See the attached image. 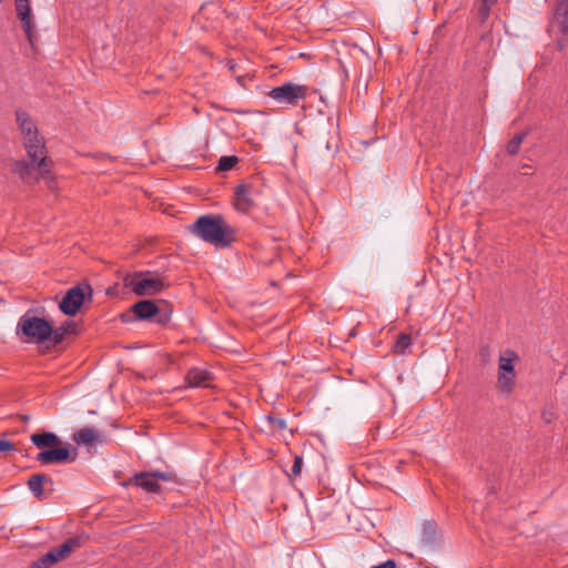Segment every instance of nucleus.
<instances>
[{
	"label": "nucleus",
	"instance_id": "nucleus-28",
	"mask_svg": "<svg viewBox=\"0 0 568 568\" xmlns=\"http://www.w3.org/2000/svg\"><path fill=\"white\" fill-rule=\"evenodd\" d=\"M424 532H425V536H426L425 541L430 542L432 537H433V535L435 532L434 525L432 523H426L424 525Z\"/></svg>",
	"mask_w": 568,
	"mask_h": 568
},
{
	"label": "nucleus",
	"instance_id": "nucleus-11",
	"mask_svg": "<svg viewBox=\"0 0 568 568\" xmlns=\"http://www.w3.org/2000/svg\"><path fill=\"white\" fill-rule=\"evenodd\" d=\"M16 10L19 19L21 20L23 24V30L28 37V40L31 44H33V27L31 23V8L29 4V0H16Z\"/></svg>",
	"mask_w": 568,
	"mask_h": 568
},
{
	"label": "nucleus",
	"instance_id": "nucleus-35",
	"mask_svg": "<svg viewBox=\"0 0 568 568\" xmlns=\"http://www.w3.org/2000/svg\"><path fill=\"white\" fill-rule=\"evenodd\" d=\"M544 418H545V420H546L547 423H550V420H551V419H550V416H547V415H546V413H544Z\"/></svg>",
	"mask_w": 568,
	"mask_h": 568
},
{
	"label": "nucleus",
	"instance_id": "nucleus-22",
	"mask_svg": "<svg viewBox=\"0 0 568 568\" xmlns=\"http://www.w3.org/2000/svg\"><path fill=\"white\" fill-rule=\"evenodd\" d=\"M412 337L408 334H400L394 345V352L398 355H404L410 348Z\"/></svg>",
	"mask_w": 568,
	"mask_h": 568
},
{
	"label": "nucleus",
	"instance_id": "nucleus-9",
	"mask_svg": "<svg viewBox=\"0 0 568 568\" xmlns=\"http://www.w3.org/2000/svg\"><path fill=\"white\" fill-rule=\"evenodd\" d=\"M78 457L77 449L72 450L68 447H52L50 449L41 450L37 456L36 460L41 465H53L63 463H73Z\"/></svg>",
	"mask_w": 568,
	"mask_h": 568
},
{
	"label": "nucleus",
	"instance_id": "nucleus-23",
	"mask_svg": "<svg viewBox=\"0 0 568 568\" xmlns=\"http://www.w3.org/2000/svg\"><path fill=\"white\" fill-rule=\"evenodd\" d=\"M53 565H55V557H53V554H50L49 551L39 559L32 561L28 568H50Z\"/></svg>",
	"mask_w": 568,
	"mask_h": 568
},
{
	"label": "nucleus",
	"instance_id": "nucleus-29",
	"mask_svg": "<svg viewBox=\"0 0 568 568\" xmlns=\"http://www.w3.org/2000/svg\"><path fill=\"white\" fill-rule=\"evenodd\" d=\"M14 449V446L11 442L0 439V452L7 453Z\"/></svg>",
	"mask_w": 568,
	"mask_h": 568
},
{
	"label": "nucleus",
	"instance_id": "nucleus-13",
	"mask_svg": "<svg viewBox=\"0 0 568 568\" xmlns=\"http://www.w3.org/2000/svg\"><path fill=\"white\" fill-rule=\"evenodd\" d=\"M72 440L78 445L91 446L103 442L102 435L92 427H83L72 435Z\"/></svg>",
	"mask_w": 568,
	"mask_h": 568
},
{
	"label": "nucleus",
	"instance_id": "nucleus-19",
	"mask_svg": "<svg viewBox=\"0 0 568 568\" xmlns=\"http://www.w3.org/2000/svg\"><path fill=\"white\" fill-rule=\"evenodd\" d=\"M45 481H50V479L44 474H36L28 479V487L38 500H43L48 497L43 490Z\"/></svg>",
	"mask_w": 568,
	"mask_h": 568
},
{
	"label": "nucleus",
	"instance_id": "nucleus-20",
	"mask_svg": "<svg viewBox=\"0 0 568 568\" xmlns=\"http://www.w3.org/2000/svg\"><path fill=\"white\" fill-rule=\"evenodd\" d=\"M75 329H77L75 323L71 322V321H68V322H65L63 325H61L58 328H53L52 327V335L50 336L49 341L53 345H58V344H60L64 339V336L68 333H75Z\"/></svg>",
	"mask_w": 568,
	"mask_h": 568
},
{
	"label": "nucleus",
	"instance_id": "nucleus-5",
	"mask_svg": "<svg viewBox=\"0 0 568 568\" xmlns=\"http://www.w3.org/2000/svg\"><path fill=\"white\" fill-rule=\"evenodd\" d=\"M93 288L89 283H80L69 288L59 303V310L68 316H74L85 301L91 302Z\"/></svg>",
	"mask_w": 568,
	"mask_h": 568
},
{
	"label": "nucleus",
	"instance_id": "nucleus-16",
	"mask_svg": "<svg viewBox=\"0 0 568 568\" xmlns=\"http://www.w3.org/2000/svg\"><path fill=\"white\" fill-rule=\"evenodd\" d=\"M212 374L202 368H192L186 375V382L191 387H209Z\"/></svg>",
	"mask_w": 568,
	"mask_h": 568
},
{
	"label": "nucleus",
	"instance_id": "nucleus-15",
	"mask_svg": "<svg viewBox=\"0 0 568 568\" xmlns=\"http://www.w3.org/2000/svg\"><path fill=\"white\" fill-rule=\"evenodd\" d=\"M16 120L22 138L34 135L39 131L37 124L24 110L19 109L16 111Z\"/></svg>",
	"mask_w": 568,
	"mask_h": 568
},
{
	"label": "nucleus",
	"instance_id": "nucleus-14",
	"mask_svg": "<svg viewBox=\"0 0 568 568\" xmlns=\"http://www.w3.org/2000/svg\"><path fill=\"white\" fill-rule=\"evenodd\" d=\"M82 546V538L79 536L67 539L62 545L54 547L50 550V554H53L55 557V564L60 560L68 558L71 552L80 548Z\"/></svg>",
	"mask_w": 568,
	"mask_h": 568
},
{
	"label": "nucleus",
	"instance_id": "nucleus-8",
	"mask_svg": "<svg viewBox=\"0 0 568 568\" xmlns=\"http://www.w3.org/2000/svg\"><path fill=\"white\" fill-rule=\"evenodd\" d=\"M307 87L292 82L273 88L268 97L280 103L296 104L297 101L306 98Z\"/></svg>",
	"mask_w": 568,
	"mask_h": 568
},
{
	"label": "nucleus",
	"instance_id": "nucleus-1",
	"mask_svg": "<svg viewBox=\"0 0 568 568\" xmlns=\"http://www.w3.org/2000/svg\"><path fill=\"white\" fill-rule=\"evenodd\" d=\"M190 231L202 241L217 247H227L235 241V229L222 215H202Z\"/></svg>",
	"mask_w": 568,
	"mask_h": 568
},
{
	"label": "nucleus",
	"instance_id": "nucleus-36",
	"mask_svg": "<svg viewBox=\"0 0 568 568\" xmlns=\"http://www.w3.org/2000/svg\"><path fill=\"white\" fill-rule=\"evenodd\" d=\"M544 418H545V420H546L547 423H550V420H551V419H550V416H547V415H546V413H544Z\"/></svg>",
	"mask_w": 568,
	"mask_h": 568
},
{
	"label": "nucleus",
	"instance_id": "nucleus-33",
	"mask_svg": "<svg viewBox=\"0 0 568 568\" xmlns=\"http://www.w3.org/2000/svg\"><path fill=\"white\" fill-rule=\"evenodd\" d=\"M481 2L489 3V4L494 6L497 2V0H481Z\"/></svg>",
	"mask_w": 568,
	"mask_h": 568
},
{
	"label": "nucleus",
	"instance_id": "nucleus-26",
	"mask_svg": "<svg viewBox=\"0 0 568 568\" xmlns=\"http://www.w3.org/2000/svg\"><path fill=\"white\" fill-rule=\"evenodd\" d=\"M302 466H303V457L300 455H295L294 463L291 469V474L288 476L291 478H297L302 473Z\"/></svg>",
	"mask_w": 568,
	"mask_h": 568
},
{
	"label": "nucleus",
	"instance_id": "nucleus-24",
	"mask_svg": "<svg viewBox=\"0 0 568 568\" xmlns=\"http://www.w3.org/2000/svg\"><path fill=\"white\" fill-rule=\"evenodd\" d=\"M526 136L525 132L517 133L507 144V153L515 155L519 152L520 145Z\"/></svg>",
	"mask_w": 568,
	"mask_h": 568
},
{
	"label": "nucleus",
	"instance_id": "nucleus-3",
	"mask_svg": "<svg viewBox=\"0 0 568 568\" xmlns=\"http://www.w3.org/2000/svg\"><path fill=\"white\" fill-rule=\"evenodd\" d=\"M17 332L28 342L43 344L52 335V325L47 320L28 312L19 318Z\"/></svg>",
	"mask_w": 568,
	"mask_h": 568
},
{
	"label": "nucleus",
	"instance_id": "nucleus-6",
	"mask_svg": "<svg viewBox=\"0 0 568 568\" xmlns=\"http://www.w3.org/2000/svg\"><path fill=\"white\" fill-rule=\"evenodd\" d=\"M178 477L172 471H141L130 478V484L152 494L161 493L160 480L176 481Z\"/></svg>",
	"mask_w": 568,
	"mask_h": 568
},
{
	"label": "nucleus",
	"instance_id": "nucleus-18",
	"mask_svg": "<svg viewBox=\"0 0 568 568\" xmlns=\"http://www.w3.org/2000/svg\"><path fill=\"white\" fill-rule=\"evenodd\" d=\"M30 439L36 447L42 450L47 447L52 448L59 446L61 443L60 438L51 432L32 434Z\"/></svg>",
	"mask_w": 568,
	"mask_h": 568
},
{
	"label": "nucleus",
	"instance_id": "nucleus-27",
	"mask_svg": "<svg viewBox=\"0 0 568 568\" xmlns=\"http://www.w3.org/2000/svg\"><path fill=\"white\" fill-rule=\"evenodd\" d=\"M491 7H493V4H489V3H485V2L480 3V7L478 9V16L483 22L489 17Z\"/></svg>",
	"mask_w": 568,
	"mask_h": 568
},
{
	"label": "nucleus",
	"instance_id": "nucleus-2",
	"mask_svg": "<svg viewBox=\"0 0 568 568\" xmlns=\"http://www.w3.org/2000/svg\"><path fill=\"white\" fill-rule=\"evenodd\" d=\"M23 139V145L27 150L28 160H20L14 163V172L21 179H26L36 170V166H45L48 163L44 139L40 136L39 131L31 136Z\"/></svg>",
	"mask_w": 568,
	"mask_h": 568
},
{
	"label": "nucleus",
	"instance_id": "nucleus-7",
	"mask_svg": "<svg viewBox=\"0 0 568 568\" xmlns=\"http://www.w3.org/2000/svg\"><path fill=\"white\" fill-rule=\"evenodd\" d=\"M518 358L514 351L507 349L503 356L499 357L498 365V387L504 393H510L515 384V367L514 362Z\"/></svg>",
	"mask_w": 568,
	"mask_h": 568
},
{
	"label": "nucleus",
	"instance_id": "nucleus-31",
	"mask_svg": "<svg viewBox=\"0 0 568 568\" xmlns=\"http://www.w3.org/2000/svg\"><path fill=\"white\" fill-rule=\"evenodd\" d=\"M372 568H396V562L393 559H388L377 566H373Z\"/></svg>",
	"mask_w": 568,
	"mask_h": 568
},
{
	"label": "nucleus",
	"instance_id": "nucleus-34",
	"mask_svg": "<svg viewBox=\"0 0 568 568\" xmlns=\"http://www.w3.org/2000/svg\"><path fill=\"white\" fill-rule=\"evenodd\" d=\"M21 419H22V422H28V420L30 419V417H29V416H27V415H22V416H21Z\"/></svg>",
	"mask_w": 568,
	"mask_h": 568
},
{
	"label": "nucleus",
	"instance_id": "nucleus-21",
	"mask_svg": "<svg viewBox=\"0 0 568 568\" xmlns=\"http://www.w3.org/2000/svg\"><path fill=\"white\" fill-rule=\"evenodd\" d=\"M51 164H52V161L50 159H48V163L45 166H36V170H39V172H40L37 180H39V179L44 180L47 186L50 190H54L57 183H55L54 176L52 175V173L50 171Z\"/></svg>",
	"mask_w": 568,
	"mask_h": 568
},
{
	"label": "nucleus",
	"instance_id": "nucleus-17",
	"mask_svg": "<svg viewBox=\"0 0 568 568\" xmlns=\"http://www.w3.org/2000/svg\"><path fill=\"white\" fill-rule=\"evenodd\" d=\"M234 205L237 211L246 213L253 206V201L250 196V187L246 184H240L235 191Z\"/></svg>",
	"mask_w": 568,
	"mask_h": 568
},
{
	"label": "nucleus",
	"instance_id": "nucleus-30",
	"mask_svg": "<svg viewBox=\"0 0 568 568\" xmlns=\"http://www.w3.org/2000/svg\"><path fill=\"white\" fill-rule=\"evenodd\" d=\"M272 425L276 427L277 429H284L286 428V422L283 418H270Z\"/></svg>",
	"mask_w": 568,
	"mask_h": 568
},
{
	"label": "nucleus",
	"instance_id": "nucleus-12",
	"mask_svg": "<svg viewBox=\"0 0 568 568\" xmlns=\"http://www.w3.org/2000/svg\"><path fill=\"white\" fill-rule=\"evenodd\" d=\"M132 313L138 320H151L160 314L156 303L152 300H142L132 305Z\"/></svg>",
	"mask_w": 568,
	"mask_h": 568
},
{
	"label": "nucleus",
	"instance_id": "nucleus-4",
	"mask_svg": "<svg viewBox=\"0 0 568 568\" xmlns=\"http://www.w3.org/2000/svg\"><path fill=\"white\" fill-rule=\"evenodd\" d=\"M149 275L150 272L126 274L123 277V285L139 296L155 295L163 292L166 287L164 281L161 277H152Z\"/></svg>",
	"mask_w": 568,
	"mask_h": 568
},
{
	"label": "nucleus",
	"instance_id": "nucleus-10",
	"mask_svg": "<svg viewBox=\"0 0 568 568\" xmlns=\"http://www.w3.org/2000/svg\"><path fill=\"white\" fill-rule=\"evenodd\" d=\"M554 21L558 24L562 37L558 40V45L562 49L568 41V0H557L554 11Z\"/></svg>",
	"mask_w": 568,
	"mask_h": 568
},
{
	"label": "nucleus",
	"instance_id": "nucleus-25",
	"mask_svg": "<svg viewBox=\"0 0 568 568\" xmlns=\"http://www.w3.org/2000/svg\"><path fill=\"white\" fill-rule=\"evenodd\" d=\"M239 162V158L235 155L222 156L219 160L217 170L219 171H229L233 169Z\"/></svg>",
	"mask_w": 568,
	"mask_h": 568
},
{
	"label": "nucleus",
	"instance_id": "nucleus-32",
	"mask_svg": "<svg viewBox=\"0 0 568 568\" xmlns=\"http://www.w3.org/2000/svg\"><path fill=\"white\" fill-rule=\"evenodd\" d=\"M169 321V315L164 314V315H160L158 318H156V322L159 324H165L166 322Z\"/></svg>",
	"mask_w": 568,
	"mask_h": 568
}]
</instances>
